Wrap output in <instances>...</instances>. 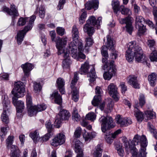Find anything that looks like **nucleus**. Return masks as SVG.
<instances>
[{
	"label": "nucleus",
	"mask_w": 157,
	"mask_h": 157,
	"mask_svg": "<svg viewBox=\"0 0 157 157\" xmlns=\"http://www.w3.org/2000/svg\"><path fill=\"white\" fill-rule=\"evenodd\" d=\"M103 147L101 144H98L95 148L93 153L94 157H101L102 155Z\"/></svg>",
	"instance_id": "28"
},
{
	"label": "nucleus",
	"mask_w": 157,
	"mask_h": 157,
	"mask_svg": "<svg viewBox=\"0 0 157 157\" xmlns=\"http://www.w3.org/2000/svg\"><path fill=\"white\" fill-rule=\"evenodd\" d=\"M128 49L125 54L126 59L129 62L132 61L135 57V60L141 62L144 60L142 48L135 41L129 42L127 44Z\"/></svg>",
	"instance_id": "1"
},
{
	"label": "nucleus",
	"mask_w": 157,
	"mask_h": 157,
	"mask_svg": "<svg viewBox=\"0 0 157 157\" xmlns=\"http://www.w3.org/2000/svg\"><path fill=\"white\" fill-rule=\"evenodd\" d=\"M34 89L36 92L40 91L41 89V86L40 83L35 82L34 83Z\"/></svg>",
	"instance_id": "58"
},
{
	"label": "nucleus",
	"mask_w": 157,
	"mask_h": 157,
	"mask_svg": "<svg viewBox=\"0 0 157 157\" xmlns=\"http://www.w3.org/2000/svg\"><path fill=\"white\" fill-rule=\"evenodd\" d=\"M112 6L114 12L117 14L119 10V2L117 1H113L112 2Z\"/></svg>",
	"instance_id": "36"
},
{
	"label": "nucleus",
	"mask_w": 157,
	"mask_h": 157,
	"mask_svg": "<svg viewBox=\"0 0 157 157\" xmlns=\"http://www.w3.org/2000/svg\"><path fill=\"white\" fill-rule=\"evenodd\" d=\"M45 126L48 132L50 133L52 130V125L50 121H47Z\"/></svg>",
	"instance_id": "55"
},
{
	"label": "nucleus",
	"mask_w": 157,
	"mask_h": 157,
	"mask_svg": "<svg viewBox=\"0 0 157 157\" xmlns=\"http://www.w3.org/2000/svg\"><path fill=\"white\" fill-rule=\"evenodd\" d=\"M102 93V91L101 88L99 86H97L95 88V93L97 95L94 97L92 101L93 105L94 106H97L101 103V96Z\"/></svg>",
	"instance_id": "14"
},
{
	"label": "nucleus",
	"mask_w": 157,
	"mask_h": 157,
	"mask_svg": "<svg viewBox=\"0 0 157 157\" xmlns=\"http://www.w3.org/2000/svg\"><path fill=\"white\" fill-rule=\"evenodd\" d=\"M114 61H112L109 64V67L108 71L105 72L103 74V77L105 80H110L113 76L115 74L116 69L115 66L113 64Z\"/></svg>",
	"instance_id": "11"
},
{
	"label": "nucleus",
	"mask_w": 157,
	"mask_h": 157,
	"mask_svg": "<svg viewBox=\"0 0 157 157\" xmlns=\"http://www.w3.org/2000/svg\"><path fill=\"white\" fill-rule=\"evenodd\" d=\"M26 102L27 107L28 109V113L29 112L32 113L31 109L33 108L32 99L31 94L29 93H28L26 95Z\"/></svg>",
	"instance_id": "26"
},
{
	"label": "nucleus",
	"mask_w": 157,
	"mask_h": 157,
	"mask_svg": "<svg viewBox=\"0 0 157 157\" xmlns=\"http://www.w3.org/2000/svg\"><path fill=\"white\" fill-rule=\"evenodd\" d=\"M52 98H55V101L56 103L60 105L62 102V98L61 95L59 94L58 91H54L51 95Z\"/></svg>",
	"instance_id": "29"
},
{
	"label": "nucleus",
	"mask_w": 157,
	"mask_h": 157,
	"mask_svg": "<svg viewBox=\"0 0 157 157\" xmlns=\"http://www.w3.org/2000/svg\"><path fill=\"white\" fill-rule=\"evenodd\" d=\"M96 115L93 112H90L87 114L86 117V118L91 121H93L96 118Z\"/></svg>",
	"instance_id": "45"
},
{
	"label": "nucleus",
	"mask_w": 157,
	"mask_h": 157,
	"mask_svg": "<svg viewBox=\"0 0 157 157\" xmlns=\"http://www.w3.org/2000/svg\"><path fill=\"white\" fill-rule=\"evenodd\" d=\"M81 129L80 127L77 128L74 133V136L75 138H79L81 134Z\"/></svg>",
	"instance_id": "57"
},
{
	"label": "nucleus",
	"mask_w": 157,
	"mask_h": 157,
	"mask_svg": "<svg viewBox=\"0 0 157 157\" xmlns=\"http://www.w3.org/2000/svg\"><path fill=\"white\" fill-rule=\"evenodd\" d=\"M139 100V105L142 107L145 103V98L143 94H140Z\"/></svg>",
	"instance_id": "51"
},
{
	"label": "nucleus",
	"mask_w": 157,
	"mask_h": 157,
	"mask_svg": "<svg viewBox=\"0 0 157 157\" xmlns=\"http://www.w3.org/2000/svg\"><path fill=\"white\" fill-rule=\"evenodd\" d=\"M136 28L138 29V33L139 35L144 33L146 31L145 27L142 24L136 25Z\"/></svg>",
	"instance_id": "39"
},
{
	"label": "nucleus",
	"mask_w": 157,
	"mask_h": 157,
	"mask_svg": "<svg viewBox=\"0 0 157 157\" xmlns=\"http://www.w3.org/2000/svg\"><path fill=\"white\" fill-rule=\"evenodd\" d=\"M64 29L62 27H58L57 29V33L60 36H62L64 34Z\"/></svg>",
	"instance_id": "61"
},
{
	"label": "nucleus",
	"mask_w": 157,
	"mask_h": 157,
	"mask_svg": "<svg viewBox=\"0 0 157 157\" xmlns=\"http://www.w3.org/2000/svg\"><path fill=\"white\" fill-rule=\"evenodd\" d=\"M86 44L85 47H90L92 45L93 43V40L91 36L87 37L85 39Z\"/></svg>",
	"instance_id": "42"
},
{
	"label": "nucleus",
	"mask_w": 157,
	"mask_h": 157,
	"mask_svg": "<svg viewBox=\"0 0 157 157\" xmlns=\"http://www.w3.org/2000/svg\"><path fill=\"white\" fill-rule=\"evenodd\" d=\"M135 115L137 118L138 121L141 122L143 120L144 117L145 116L139 110L135 111Z\"/></svg>",
	"instance_id": "34"
},
{
	"label": "nucleus",
	"mask_w": 157,
	"mask_h": 157,
	"mask_svg": "<svg viewBox=\"0 0 157 157\" xmlns=\"http://www.w3.org/2000/svg\"><path fill=\"white\" fill-rule=\"evenodd\" d=\"M107 41L105 44V45H104L106 47V51L107 49L113 50L114 48V41L111 37L109 35L106 37Z\"/></svg>",
	"instance_id": "24"
},
{
	"label": "nucleus",
	"mask_w": 157,
	"mask_h": 157,
	"mask_svg": "<svg viewBox=\"0 0 157 157\" xmlns=\"http://www.w3.org/2000/svg\"><path fill=\"white\" fill-rule=\"evenodd\" d=\"M147 44L151 49L155 48L156 46L155 41L154 39H149L147 40Z\"/></svg>",
	"instance_id": "49"
},
{
	"label": "nucleus",
	"mask_w": 157,
	"mask_h": 157,
	"mask_svg": "<svg viewBox=\"0 0 157 157\" xmlns=\"http://www.w3.org/2000/svg\"><path fill=\"white\" fill-rule=\"evenodd\" d=\"M148 127L151 132L153 133L154 136L156 140H157V130L155 129L154 126L152 125H151L149 123H148Z\"/></svg>",
	"instance_id": "44"
},
{
	"label": "nucleus",
	"mask_w": 157,
	"mask_h": 157,
	"mask_svg": "<svg viewBox=\"0 0 157 157\" xmlns=\"http://www.w3.org/2000/svg\"><path fill=\"white\" fill-rule=\"evenodd\" d=\"M65 3V0H60L58 6V9L60 10L63 8V5Z\"/></svg>",
	"instance_id": "64"
},
{
	"label": "nucleus",
	"mask_w": 157,
	"mask_h": 157,
	"mask_svg": "<svg viewBox=\"0 0 157 157\" xmlns=\"http://www.w3.org/2000/svg\"><path fill=\"white\" fill-rule=\"evenodd\" d=\"M127 31L129 34H131L132 30V27L131 24V21L126 25Z\"/></svg>",
	"instance_id": "59"
},
{
	"label": "nucleus",
	"mask_w": 157,
	"mask_h": 157,
	"mask_svg": "<svg viewBox=\"0 0 157 157\" xmlns=\"http://www.w3.org/2000/svg\"><path fill=\"white\" fill-rule=\"evenodd\" d=\"M101 53L103 56L105 57V58H103L102 59V62L103 63H106L107 58L108 57V55L107 51H106V47L104 46H103L101 47Z\"/></svg>",
	"instance_id": "32"
},
{
	"label": "nucleus",
	"mask_w": 157,
	"mask_h": 157,
	"mask_svg": "<svg viewBox=\"0 0 157 157\" xmlns=\"http://www.w3.org/2000/svg\"><path fill=\"white\" fill-rule=\"evenodd\" d=\"M47 108L46 105L43 104L41 105H37V106H33L31 109L32 113L29 112L28 114L31 117L36 115L37 112L44 110Z\"/></svg>",
	"instance_id": "18"
},
{
	"label": "nucleus",
	"mask_w": 157,
	"mask_h": 157,
	"mask_svg": "<svg viewBox=\"0 0 157 157\" xmlns=\"http://www.w3.org/2000/svg\"><path fill=\"white\" fill-rule=\"evenodd\" d=\"M28 18L20 17L18 20L17 25L19 26H23L24 25L26 22V21L28 20Z\"/></svg>",
	"instance_id": "50"
},
{
	"label": "nucleus",
	"mask_w": 157,
	"mask_h": 157,
	"mask_svg": "<svg viewBox=\"0 0 157 157\" xmlns=\"http://www.w3.org/2000/svg\"><path fill=\"white\" fill-rule=\"evenodd\" d=\"M108 91L110 95L116 101H118L119 98V94L117 91V88L113 83H111L108 86Z\"/></svg>",
	"instance_id": "13"
},
{
	"label": "nucleus",
	"mask_w": 157,
	"mask_h": 157,
	"mask_svg": "<svg viewBox=\"0 0 157 157\" xmlns=\"http://www.w3.org/2000/svg\"><path fill=\"white\" fill-rule=\"evenodd\" d=\"M10 148L11 150V153L10 154L12 153H14L15 152V151H20L17 148V147L15 145H12L10 147H9V148H8V149Z\"/></svg>",
	"instance_id": "63"
},
{
	"label": "nucleus",
	"mask_w": 157,
	"mask_h": 157,
	"mask_svg": "<svg viewBox=\"0 0 157 157\" xmlns=\"http://www.w3.org/2000/svg\"><path fill=\"white\" fill-rule=\"evenodd\" d=\"M150 59L151 61H157V52L155 50H153L150 56Z\"/></svg>",
	"instance_id": "47"
},
{
	"label": "nucleus",
	"mask_w": 157,
	"mask_h": 157,
	"mask_svg": "<svg viewBox=\"0 0 157 157\" xmlns=\"http://www.w3.org/2000/svg\"><path fill=\"white\" fill-rule=\"evenodd\" d=\"M117 123L122 127L127 126L132 124L131 119L128 118H123L118 115L117 116Z\"/></svg>",
	"instance_id": "17"
},
{
	"label": "nucleus",
	"mask_w": 157,
	"mask_h": 157,
	"mask_svg": "<svg viewBox=\"0 0 157 157\" xmlns=\"http://www.w3.org/2000/svg\"><path fill=\"white\" fill-rule=\"evenodd\" d=\"M83 136L86 141L90 140L94 137V136L91 132L88 133L86 131H85V133L83 134Z\"/></svg>",
	"instance_id": "46"
},
{
	"label": "nucleus",
	"mask_w": 157,
	"mask_h": 157,
	"mask_svg": "<svg viewBox=\"0 0 157 157\" xmlns=\"http://www.w3.org/2000/svg\"><path fill=\"white\" fill-rule=\"evenodd\" d=\"M72 36L73 41H77L79 38V32L78 29L75 25H74L72 27Z\"/></svg>",
	"instance_id": "30"
},
{
	"label": "nucleus",
	"mask_w": 157,
	"mask_h": 157,
	"mask_svg": "<svg viewBox=\"0 0 157 157\" xmlns=\"http://www.w3.org/2000/svg\"><path fill=\"white\" fill-rule=\"evenodd\" d=\"M9 129L8 127H1L0 132V136L2 138H4L7 133V129Z\"/></svg>",
	"instance_id": "48"
},
{
	"label": "nucleus",
	"mask_w": 157,
	"mask_h": 157,
	"mask_svg": "<svg viewBox=\"0 0 157 157\" xmlns=\"http://www.w3.org/2000/svg\"><path fill=\"white\" fill-rule=\"evenodd\" d=\"M18 98L13 97L12 98V103L16 107L17 112L21 113L24 108L25 106L24 102L21 101H17Z\"/></svg>",
	"instance_id": "16"
},
{
	"label": "nucleus",
	"mask_w": 157,
	"mask_h": 157,
	"mask_svg": "<svg viewBox=\"0 0 157 157\" xmlns=\"http://www.w3.org/2000/svg\"><path fill=\"white\" fill-rule=\"evenodd\" d=\"M78 41H73L69 44V50L68 51H71V55L75 59L77 56V47L78 46V52H83V45L82 41L78 39Z\"/></svg>",
	"instance_id": "6"
},
{
	"label": "nucleus",
	"mask_w": 157,
	"mask_h": 157,
	"mask_svg": "<svg viewBox=\"0 0 157 157\" xmlns=\"http://www.w3.org/2000/svg\"><path fill=\"white\" fill-rule=\"evenodd\" d=\"M36 18V17L35 15H33L31 16L29 20L28 25L25 26L23 30L19 31L17 33V42L19 44H21L23 41L24 36L26 33L32 29Z\"/></svg>",
	"instance_id": "5"
},
{
	"label": "nucleus",
	"mask_w": 157,
	"mask_h": 157,
	"mask_svg": "<svg viewBox=\"0 0 157 157\" xmlns=\"http://www.w3.org/2000/svg\"><path fill=\"white\" fill-rule=\"evenodd\" d=\"M14 136H9L6 140V145L7 148L10 147L12 145L13 141Z\"/></svg>",
	"instance_id": "40"
},
{
	"label": "nucleus",
	"mask_w": 157,
	"mask_h": 157,
	"mask_svg": "<svg viewBox=\"0 0 157 157\" xmlns=\"http://www.w3.org/2000/svg\"><path fill=\"white\" fill-rule=\"evenodd\" d=\"M8 109H4L3 112L1 116V119L2 121L3 122H5L6 124H8L9 122V118L6 113V111Z\"/></svg>",
	"instance_id": "37"
},
{
	"label": "nucleus",
	"mask_w": 157,
	"mask_h": 157,
	"mask_svg": "<svg viewBox=\"0 0 157 157\" xmlns=\"http://www.w3.org/2000/svg\"><path fill=\"white\" fill-rule=\"evenodd\" d=\"M99 120L101 124V129L103 132H106L108 130L113 128L115 126L111 117L107 118L102 116Z\"/></svg>",
	"instance_id": "7"
},
{
	"label": "nucleus",
	"mask_w": 157,
	"mask_h": 157,
	"mask_svg": "<svg viewBox=\"0 0 157 157\" xmlns=\"http://www.w3.org/2000/svg\"><path fill=\"white\" fill-rule=\"evenodd\" d=\"M101 20L102 17H99L97 20L94 16H91L87 21L86 24L90 25L93 27L95 26L98 28V26H100V23L101 22Z\"/></svg>",
	"instance_id": "19"
},
{
	"label": "nucleus",
	"mask_w": 157,
	"mask_h": 157,
	"mask_svg": "<svg viewBox=\"0 0 157 157\" xmlns=\"http://www.w3.org/2000/svg\"><path fill=\"white\" fill-rule=\"evenodd\" d=\"M29 135L34 141H37L40 138L39 133L37 131H35L33 133H30Z\"/></svg>",
	"instance_id": "43"
},
{
	"label": "nucleus",
	"mask_w": 157,
	"mask_h": 157,
	"mask_svg": "<svg viewBox=\"0 0 157 157\" xmlns=\"http://www.w3.org/2000/svg\"><path fill=\"white\" fill-rule=\"evenodd\" d=\"M145 115L147 120L154 118L155 117V113L150 111H147L145 112Z\"/></svg>",
	"instance_id": "41"
},
{
	"label": "nucleus",
	"mask_w": 157,
	"mask_h": 157,
	"mask_svg": "<svg viewBox=\"0 0 157 157\" xmlns=\"http://www.w3.org/2000/svg\"><path fill=\"white\" fill-rule=\"evenodd\" d=\"M78 80L77 73H75L74 78L71 82V87L72 90V99L75 102H77L78 99V90L75 86Z\"/></svg>",
	"instance_id": "10"
},
{
	"label": "nucleus",
	"mask_w": 157,
	"mask_h": 157,
	"mask_svg": "<svg viewBox=\"0 0 157 157\" xmlns=\"http://www.w3.org/2000/svg\"><path fill=\"white\" fill-rule=\"evenodd\" d=\"M115 146L118 154L121 156H123L124 152L121 145L119 143H117L115 144Z\"/></svg>",
	"instance_id": "38"
},
{
	"label": "nucleus",
	"mask_w": 157,
	"mask_h": 157,
	"mask_svg": "<svg viewBox=\"0 0 157 157\" xmlns=\"http://www.w3.org/2000/svg\"><path fill=\"white\" fill-rule=\"evenodd\" d=\"M25 88L23 82L21 81H18L14 83V87L12 91V93L13 94V97L18 98L23 96Z\"/></svg>",
	"instance_id": "9"
},
{
	"label": "nucleus",
	"mask_w": 157,
	"mask_h": 157,
	"mask_svg": "<svg viewBox=\"0 0 157 157\" xmlns=\"http://www.w3.org/2000/svg\"><path fill=\"white\" fill-rule=\"evenodd\" d=\"M132 141L134 145L140 144L141 148L139 153H137V149L134 146L131 150L132 157H146L147 153L145 151L146 147L147 146V142L145 136L144 135L140 136L136 134L134 136Z\"/></svg>",
	"instance_id": "2"
},
{
	"label": "nucleus",
	"mask_w": 157,
	"mask_h": 157,
	"mask_svg": "<svg viewBox=\"0 0 157 157\" xmlns=\"http://www.w3.org/2000/svg\"><path fill=\"white\" fill-rule=\"evenodd\" d=\"M121 130L118 129L111 134L106 135L105 140L107 143L109 144H111L113 141V139L116 138V136L121 132Z\"/></svg>",
	"instance_id": "22"
},
{
	"label": "nucleus",
	"mask_w": 157,
	"mask_h": 157,
	"mask_svg": "<svg viewBox=\"0 0 157 157\" xmlns=\"http://www.w3.org/2000/svg\"><path fill=\"white\" fill-rule=\"evenodd\" d=\"M25 76L27 77L29 75V72L33 68V65L31 63H26L21 65Z\"/></svg>",
	"instance_id": "21"
},
{
	"label": "nucleus",
	"mask_w": 157,
	"mask_h": 157,
	"mask_svg": "<svg viewBox=\"0 0 157 157\" xmlns=\"http://www.w3.org/2000/svg\"><path fill=\"white\" fill-rule=\"evenodd\" d=\"M50 133L48 132L41 138V140L43 142H46L48 141L50 138L51 136Z\"/></svg>",
	"instance_id": "60"
},
{
	"label": "nucleus",
	"mask_w": 157,
	"mask_h": 157,
	"mask_svg": "<svg viewBox=\"0 0 157 157\" xmlns=\"http://www.w3.org/2000/svg\"><path fill=\"white\" fill-rule=\"evenodd\" d=\"M119 10L123 14L129 15L131 14V10L128 8H125L123 5L120 7Z\"/></svg>",
	"instance_id": "35"
},
{
	"label": "nucleus",
	"mask_w": 157,
	"mask_h": 157,
	"mask_svg": "<svg viewBox=\"0 0 157 157\" xmlns=\"http://www.w3.org/2000/svg\"><path fill=\"white\" fill-rule=\"evenodd\" d=\"M56 83L59 92L62 94H64L65 93V82L64 80L61 78H59L57 80Z\"/></svg>",
	"instance_id": "25"
},
{
	"label": "nucleus",
	"mask_w": 157,
	"mask_h": 157,
	"mask_svg": "<svg viewBox=\"0 0 157 157\" xmlns=\"http://www.w3.org/2000/svg\"><path fill=\"white\" fill-rule=\"evenodd\" d=\"M65 141V136L62 133L57 134L51 141L52 145L57 147L59 145L62 144L64 143Z\"/></svg>",
	"instance_id": "12"
},
{
	"label": "nucleus",
	"mask_w": 157,
	"mask_h": 157,
	"mask_svg": "<svg viewBox=\"0 0 157 157\" xmlns=\"http://www.w3.org/2000/svg\"><path fill=\"white\" fill-rule=\"evenodd\" d=\"M131 17H127L124 18H122L120 19V23L121 24L125 23L126 25L128 23H129L131 21Z\"/></svg>",
	"instance_id": "53"
},
{
	"label": "nucleus",
	"mask_w": 157,
	"mask_h": 157,
	"mask_svg": "<svg viewBox=\"0 0 157 157\" xmlns=\"http://www.w3.org/2000/svg\"><path fill=\"white\" fill-rule=\"evenodd\" d=\"M2 103L4 104V109H9L10 108V101L6 95H4L2 96Z\"/></svg>",
	"instance_id": "33"
},
{
	"label": "nucleus",
	"mask_w": 157,
	"mask_h": 157,
	"mask_svg": "<svg viewBox=\"0 0 157 157\" xmlns=\"http://www.w3.org/2000/svg\"><path fill=\"white\" fill-rule=\"evenodd\" d=\"M122 141L124 144V146L127 150L130 148V146L129 145V143L128 142L127 139L126 138L124 137L122 139Z\"/></svg>",
	"instance_id": "62"
},
{
	"label": "nucleus",
	"mask_w": 157,
	"mask_h": 157,
	"mask_svg": "<svg viewBox=\"0 0 157 157\" xmlns=\"http://www.w3.org/2000/svg\"><path fill=\"white\" fill-rule=\"evenodd\" d=\"M83 30L89 36H91L95 32V30L93 26L90 25L86 24L83 27Z\"/></svg>",
	"instance_id": "27"
},
{
	"label": "nucleus",
	"mask_w": 157,
	"mask_h": 157,
	"mask_svg": "<svg viewBox=\"0 0 157 157\" xmlns=\"http://www.w3.org/2000/svg\"><path fill=\"white\" fill-rule=\"evenodd\" d=\"M89 69H90V70L87 74V77L90 78L89 79V81L92 82L95 81L96 75L94 67L93 66H90L88 62H86L84 64L82 65L79 72L81 74H85L88 72Z\"/></svg>",
	"instance_id": "4"
},
{
	"label": "nucleus",
	"mask_w": 157,
	"mask_h": 157,
	"mask_svg": "<svg viewBox=\"0 0 157 157\" xmlns=\"http://www.w3.org/2000/svg\"><path fill=\"white\" fill-rule=\"evenodd\" d=\"M66 38L59 39L56 43V47L58 49V54H62L65 59L63 61L62 66L63 68L69 67L71 61L70 59L69 55L71 53L64 48L67 43Z\"/></svg>",
	"instance_id": "3"
},
{
	"label": "nucleus",
	"mask_w": 157,
	"mask_h": 157,
	"mask_svg": "<svg viewBox=\"0 0 157 157\" xmlns=\"http://www.w3.org/2000/svg\"><path fill=\"white\" fill-rule=\"evenodd\" d=\"M10 9L5 6L3 7V10L7 13L10 15L12 16L13 18H15L16 17L18 16L19 13L17 10L16 8H15V6L14 5H11L10 7Z\"/></svg>",
	"instance_id": "15"
},
{
	"label": "nucleus",
	"mask_w": 157,
	"mask_h": 157,
	"mask_svg": "<svg viewBox=\"0 0 157 157\" xmlns=\"http://www.w3.org/2000/svg\"><path fill=\"white\" fill-rule=\"evenodd\" d=\"M143 21H144V19L141 16H136L135 20L136 25L142 24Z\"/></svg>",
	"instance_id": "52"
},
{
	"label": "nucleus",
	"mask_w": 157,
	"mask_h": 157,
	"mask_svg": "<svg viewBox=\"0 0 157 157\" xmlns=\"http://www.w3.org/2000/svg\"><path fill=\"white\" fill-rule=\"evenodd\" d=\"M39 16L41 18H44L45 14L44 8L42 6H41L39 9Z\"/></svg>",
	"instance_id": "54"
},
{
	"label": "nucleus",
	"mask_w": 157,
	"mask_h": 157,
	"mask_svg": "<svg viewBox=\"0 0 157 157\" xmlns=\"http://www.w3.org/2000/svg\"><path fill=\"white\" fill-rule=\"evenodd\" d=\"M70 114L67 111L64 109H61L58 115L56 118L54 124L57 128H59L61 124L62 121L68 120Z\"/></svg>",
	"instance_id": "8"
},
{
	"label": "nucleus",
	"mask_w": 157,
	"mask_h": 157,
	"mask_svg": "<svg viewBox=\"0 0 157 157\" xmlns=\"http://www.w3.org/2000/svg\"><path fill=\"white\" fill-rule=\"evenodd\" d=\"M133 7L135 13L136 14H139L141 11L140 7L137 4H134V6Z\"/></svg>",
	"instance_id": "56"
},
{
	"label": "nucleus",
	"mask_w": 157,
	"mask_h": 157,
	"mask_svg": "<svg viewBox=\"0 0 157 157\" xmlns=\"http://www.w3.org/2000/svg\"><path fill=\"white\" fill-rule=\"evenodd\" d=\"M98 5L99 2L97 0L88 1L85 4V8L88 10H90L92 9L96 10L98 8Z\"/></svg>",
	"instance_id": "20"
},
{
	"label": "nucleus",
	"mask_w": 157,
	"mask_h": 157,
	"mask_svg": "<svg viewBox=\"0 0 157 157\" xmlns=\"http://www.w3.org/2000/svg\"><path fill=\"white\" fill-rule=\"evenodd\" d=\"M157 75L154 73H152L148 76V79L151 86H154L156 81Z\"/></svg>",
	"instance_id": "31"
},
{
	"label": "nucleus",
	"mask_w": 157,
	"mask_h": 157,
	"mask_svg": "<svg viewBox=\"0 0 157 157\" xmlns=\"http://www.w3.org/2000/svg\"><path fill=\"white\" fill-rule=\"evenodd\" d=\"M128 83L135 88H139V84L138 83L136 77L133 75L129 76L128 77Z\"/></svg>",
	"instance_id": "23"
}]
</instances>
